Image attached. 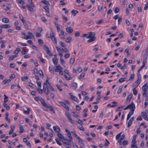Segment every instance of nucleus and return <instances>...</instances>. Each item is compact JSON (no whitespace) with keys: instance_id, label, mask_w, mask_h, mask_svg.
Listing matches in <instances>:
<instances>
[{"instance_id":"obj_24","label":"nucleus","mask_w":148,"mask_h":148,"mask_svg":"<svg viewBox=\"0 0 148 148\" xmlns=\"http://www.w3.org/2000/svg\"><path fill=\"white\" fill-rule=\"evenodd\" d=\"M17 56L18 55H14V56H11L10 57L9 60H12L14 58L17 57Z\"/></svg>"},{"instance_id":"obj_28","label":"nucleus","mask_w":148,"mask_h":148,"mask_svg":"<svg viewBox=\"0 0 148 148\" xmlns=\"http://www.w3.org/2000/svg\"><path fill=\"white\" fill-rule=\"evenodd\" d=\"M53 62L55 64H57L58 62V60L56 58H53L52 59Z\"/></svg>"},{"instance_id":"obj_52","label":"nucleus","mask_w":148,"mask_h":148,"mask_svg":"<svg viewBox=\"0 0 148 148\" xmlns=\"http://www.w3.org/2000/svg\"><path fill=\"white\" fill-rule=\"evenodd\" d=\"M56 86L57 87V88H58V89L60 91H62V88L59 85H58V84H57L56 85Z\"/></svg>"},{"instance_id":"obj_58","label":"nucleus","mask_w":148,"mask_h":148,"mask_svg":"<svg viewBox=\"0 0 148 148\" xmlns=\"http://www.w3.org/2000/svg\"><path fill=\"white\" fill-rule=\"evenodd\" d=\"M72 115L75 117L78 118L79 116L77 114H76L74 112H72Z\"/></svg>"},{"instance_id":"obj_20","label":"nucleus","mask_w":148,"mask_h":148,"mask_svg":"<svg viewBox=\"0 0 148 148\" xmlns=\"http://www.w3.org/2000/svg\"><path fill=\"white\" fill-rule=\"evenodd\" d=\"M88 109L87 108H85L84 111L83 112L84 113V115H83L84 117H86L87 116L88 114L86 113L87 112V111Z\"/></svg>"},{"instance_id":"obj_25","label":"nucleus","mask_w":148,"mask_h":148,"mask_svg":"<svg viewBox=\"0 0 148 148\" xmlns=\"http://www.w3.org/2000/svg\"><path fill=\"white\" fill-rule=\"evenodd\" d=\"M90 39H89V40H88V43L92 42L94 41L95 40L96 38H90Z\"/></svg>"},{"instance_id":"obj_62","label":"nucleus","mask_w":148,"mask_h":148,"mask_svg":"<svg viewBox=\"0 0 148 148\" xmlns=\"http://www.w3.org/2000/svg\"><path fill=\"white\" fill-rule=\"evenodd\" d=\"M23 25L25 27V28L26 29H27L28 28V26L25 21H24V22H23Z\"/></svg>"},{"instance_id":"obj_22","label":"nucleus","mask_w":148,"mask_h":148,"mask_svg":"<svg viewBox=\"0 0 148 148\" xmlns=\"http://www.w3.org/2000/svg\"><path fill=\"white\" fill-rule=\"evenodd\" d=\"M132 97V94L131 93L130 94L129 96H128L127 100V102L128 101L129 102L130 100H131Z\"/></svg>"},{"instance_id":"obj_53","label":"nucleus","mask_w":148,"mask_h":148,"mask_svg":"<svg viewBox=\"0 0 148 148\" xmlns=\"http://www.w3.org/2000/svg\"><path fill=\"white\" fill-rule=\"evenodd\" d=\"M56 140L57 143L59 145L61 146L62 145V143L60 142L59 140H58V139H56Z\"/></svg>"},{"instance_id":"obj_27","label":"nucleus","mask_w":148,"mask_h":148,"mask_svg":"<svg viewBox=\"0 0 148 148\" xmlns=\"http://www.w3.org/2000/svg\"><path fill=\"white\" fill-rule=\"evenodd\" d=\"M77 139H78V141L79 142V143H82L83 145H84V142L83 140H82L80 138V137H77Z\"/></svg>"},{"instance_id":"obj_55","label":"nucleus","mask_w":148,"mask_h":148,"mask_svg":"<svg viewBox=\"0 0 148 148\" xmlns=\"http://www.w3.org/2000/svg\"><path fill=\"white\" fill-rule=\"evenodd\" d=\"M38 42L40 45H42L43 43V41L41 39H40L38 40Z\"/></svg>"},{"instance_id":"obj_8","label":"nucleus","mask_w":148,"mask_h":148,"mask_svg":"<svg viewBox=\"0 0 148 148\" xmlns=\"http://www.w3.org/2000/svg\"><path fill=\"white\" fill-rule=\"evenodd\" d=\"M72 94L71 93H69V95L71 97V99L73 101L77 102L78 101L77 98L73 95H72Z\"/></svg>"},{"instance_id":"obj_9","label":"nucleus","mask_w":148,"mask_h":148,"mask_svg":"<svg viewBox=\"0 0 148 148\" xmlns=\"http://www.w3.org/2000/svg\"><path fill=\"white\" fill-rule=\"evenodd\" d=\"M88 34H89V35L87 36V38L90 39V38H95L94 36L95 35L93 34V33L92 32H90L88 33Z\"/></svg>"},{"instance_id":"obj_29","label":"nucleus","mask_w":148,"mask_h":148,"mask_svg":"<svg viewBox=\"0 0 148 148\" xmlns=\"http://www.w3.org/2000/svg\"><path fill=\"white\" fill-rule=\"evenodd\" d=\"M71 12L74 15V16H75L76 14L78 13V11L77 10H73L71 11Z\"/></svg>"},{"instance_id":"obj_5","label":"nucleus","mask_w":148,"mask_h":148,"mask_svg":"<svg viewBox=\"0 0 148 148\" xmlns=\"http://www.w3.org/2000/svg\"><path fill=\"white\" fill-rule=\"evenodd\" d=\"M52 35L51 36V39L52 41L56 44H57V40L56 38L54 36V34L53 32L52 31Z\"/></svg>"},{"instance_id":"obj_35","label":"nucleus","mask_w":148,"mask_h":148,"mask_svg":"<svg viewBox=\"0 0 148 148\" xmlns=\"http://www.w3.org/2000/svg\"><path fill=\"white\" fill-rule=\"evenodd\" d=\"M58 137L60 139L62 140L64 138L63 136L61 134L58 133Z\"/></svg>"},{"instance_id":"obj_56","label":"nucleus","mask_w":148,"mask_h":148,"mask_svg":"<svg viewBox=\"0 0 148 148\" xmlns=\"http://www.w3.org/2000/svg\"><path fill=\"white\" fill-rule=\"evenodd\" d=\"M122 18L121 17H119L118 20V24L120 25L121 22L122 21Z\"/></svg>"},{"instance_id":"obj_61","label":"nucleus","mask_w":148,"mask_h":148,"mask_svg":"<svg viewBox=\"0 0 148 148\" xmlns=\"http://www.w3.org/2000/svg\"><path fill=\"white\" fill-rule=\"evenodd\" d=\"M143 96L144 97H146L147 94V91H143Z\"/></svg>"},{"instance_id":"obj_1","label":"nucleus","mask_w":148,"mask_h":148,"mask_svg":"<svg viewBox=\"0 0 148 148\" xmlns=\"http://www.w3.org/2000/svg\"><path fill=\"white\" fill-rule=\"evenodd\" d=\"M43 90L44 92L47 95H48L49 94V92L48 90L47 84L45 83H44L43 84Z\"/></svg>"},{"instance_id":"obj_12","label":"nucleus","mask_w":148,"mask_h":148,"mask_svg":"<svg viewBox=\"0 0 148 148\" xmlns=\"http://www.w3.org/2000/svg\"><path fill=\"white\" fill-rule=\"evenodd\" d=\"M148 89V85L146 83L142 87V89L143 91H147Z\"/></svg>"},{"instance_id":"obj_36","label":"nucleus","mask_w":148,"mask_h":148,"mask_svg":"<svg viewBox=\"0 0 148 148\" xmlns=\"http://www.w3.org/2000/svg\"><path fill=\"white\" fill-rule=\"evenodd\" d=\"M19 18L22 22H24L25 21L24 19V18L22 15H19Z\"/></svg>"},{"instance_id":"obj_46","label":"nucleus","mask_w":148,"mask_h":148,"mask_svg":"<svg viewBox=\"0 0 148 148\" xmlns=\"http://www.w3.org/2000/svg\"><path fill=\"white\" fill-rule=\"evenodd\" d=\"M64 108H65L66 110L69 111V106L66 104L65 103L64 105V106H63Z\"/></svg>"},{"instance_id":"obj_64","label":"nucleus","mask_w":148,"mask_h":148,"mask_svg":"<svg viewBox=\"0 0 148 148\" xmlns=\"http://www.w3.org/2000/svg\"><path fill=\"white\" fill-rule=\"evenodd\" d=\"M15 64L14 63H11L10 64V66L12 68H14L15 66Z\"/></svg>"},{"instance_id":"obj_17","label":"nucleus","mask_w":148,"mask_h":148,"mask_svg":"<svg viewBox=\"0 0 148 148\" xmlns=\"http://www.w3.org/2000/svg\"><path fill=\"white\" fill-rule=\"evenodd\" d=\"M26 6L28 9L31 12H33L34 11V9L30 5L28 4H26Z\"/></svg>"},{"instance_id":"obj_42","label":"nucleus","mask_w":148,"mask_h":148,"mask_svg":"<svg viewBox=\"0 0 148 148\" xmlns=\"http://www.w3.org/2000/svg\"><path fill=\"white\" fill-rule=\"evenodd\" d=\"M36 83L37 84V85H38V86L39 87V88H41V87H42V86H41V82L39 81H36Z\"/></svg>"},{"instance_id":"obj_30","label":"nucleus","mask_w":148,"mask_h":148,"mask_svg":"<svg viewBox=\"0 0 148 148\" xmlns=\"http://www.w3.org/2000/svg\"><path fill=\"white\" fill-rule=\"evenodd\" d=\"M34 99L37 101H40L41 99H42V98L40 97H34Z\"/></svg>"},{"instance_id":"obj_59","label":"nucleus","mask_w":148,"mask_h":148,"mask_svg":"<svg viewBox=\"0 0 148 148\" xmlns=\"http://www.w3.org/2000/svg\"><path fill=\"white\" fill-rule=\"evenodd\" d=\"M129 49H126L125 51V52L126 53V54L127 56L129 55H130V53L129 51Z\"/></svg>"},{"instance_id":"obj_13","label":"nucleus","mask_w":148,"mask_h":148,"mask_svg":"<svg viewBox=\"0 0 148 148\" xmlns=\"http://www.w3.org/2000/svg\"><path fill=\"white\" fill-rule=\"evenodd\" d=\"M40 102L45 107H47L48 106V105L45 102L44 99L42 98L40 100Z\"/></svg>"},{"instance_id":"obj_37","label":"nucleus","mask_w":148,"mask_h":148,"mask_svg":"<svg viewBox=\"0 0 148 148\" xmlns=\"http://www.w3.org/2000/svg\"><path fill=\"white\" fill-rule=\"evenodd\" d=\"M60 32H61V34H59L60 36H61L62 35H65L67 34L66 33H65L64 32V31L62 30H60Z\"/></svg>"},{"instance_id":"obj_10","label":"nucleus","mask_w":148,"mask_h":148,"mask_svg":"<svg viewBox=\"0 0 148 148\" xmlns=\"http://www.w3.org/2000/svg\"><path fill=\"white\" fill-rule=\"evenodd\" d=\"M132 144L131 145V147L132 148H134L135 147H136V140H134V139H133L132 142Z\"/></svg>"},{"instance_id":"obj_2","label":"nucleus","mask_w":148,"mask_h":148,"mask_svg":"<svg viewBox=\"0 0 148 148\" xmlns=\"http://www.w3.org/2000/svg\"><path fill=\"white\" fill-rule=\"evenodd\" d=\"M44 48L45 50L47 51V54L50 56H53V53L50 51L49 47L46 45H44L43 47Z\"/></svg>"},{"instance_id":"obj_63","label":"nucleus","mask_w":148,"mask_h":148,"mask_svg":"<svg viewBox=\"0 0 148 148\" xmlns=\"http://www.w3.org/2000/svg\"><path fill=\"white\" fill-rule=\"evenodd\" d=\"M70 54L69 53L66 54L64 55V58L66 59H67L70 57Z\"/></svg>"},{"instance_id":"obj_44","label":"nucleus","mask_w":148,"mask_h":148,"mask_svg":"<svg viewBox=\"0 0 148 148\" xmlns=\"http://www.w3.org/2000/svg\"><path fill=\"white\" fill-rule=\"evenodd\" d=\"M121 137H120V138L119 139V140H123L124 139H125V136L124 134H123L121 136Z\"/></svg>"},{"instance_id":"obj_16","label":"nucleus","mask_w":148,"mask_h":148,"mask_svg":"<svg viewBox=\"0 0 148 148\" xmlns=\"http://www.w3.org/2000/svg\"><path fill=\"white\" fill-rule=\"evenodd\" d=\"M1 26L2 27L3 29V28L6 29L10 27L11 26L9 25L5 24Z\"/></svg>"},{"instance_id":"obj_49","label":"nucleus","mask_w":148,"mask_h":148,"mask_svg":"<svg viewBox=\"0 0 148 148\" xmlns=\"http://www.w3.org/2000/svg\"><path fill=\"white\" fill-rule=\"evenodd\" d=\"M41 2L47 5L50 4L49 3L48 1H45V0L42 1H41Z\"/></svg>"},{"instance_id":"obj_6","label":"nucleus","mask_w":148,"mask_h":148,"mask_svg":"<svg viewBox=\"0 0 148 148\" xmlns=\"http://www.w3.org/2000/svg\"><path fill=\"white\" fill-rule=\"evenodd\" d=\"M141 114L143 118L146 120L148 121V116L147 113L144 112H141Z\"/></svg>"},{"instance_id":"obj_4","label":"nucleus","mask_w":148,"mask_h":148,"mask_svg":"<svg viewBox=\"0 0 148 148\" xmlns=\"http://www.w3.org/2000/svg\"><path fill=\"white\" fill-rule=\"evenodd\" d=\"M129 108L131 111H134L135 108V106L133 102L131 103V104L128 105Z\"/></svg>"},{"instance_id":"obj_11","label":"nucleus","mask_w":148,"mask_h":148,"mask_svg":"<svg viewBox=\"0 0 148 148\" xmlns=\"http://www.w3.org/2000/svg\"><path fill=\"white\" fill-rule=\"evenodd\" d=\"M66 133L67 134L68 137L70 138L69 139L70 141H71L72 140V138L71 136V134L69 131V130H65Z\"/></svg>"},{"instance_id":"obj_51","label":"nucleus","mask_w":148,"mask_h":148,"mask_svg":"<svg viewBox=\"0 0 148 148\" xmlns=\"http://www.w3.org/2000/svg\"><path fill=\"white\" fill-rule=\"evenodd\" d=\"M27 53V51H26L25 49H23L21 51V53L23 55L26 54Z\"/></svg>"},{"instance_id":"obj_14","label":"nucleus","mask_w":148,"mask_h":148,"mask_svg":"<svg viewBox=\"0 0 148 148\" xmlns=\"http://www.w3.org/2000/svg\"><path fill=\"white\" fill-rule=\"evenodd\" d=\"M66 31L69 33H72L73 31V29L70 27H67L66 29Z\"/></svg>"},{"instance_id":"obj_38","label":"nucleus","mask_w":148,"mask_h":148,"mask_svg":"<svg viewBox=\"0 0 148 148\" xmlns=\"http://www.w3.org/2000/svg\"><path fill=\"white\" fill-rule=\"evenodd\" d=\"M28 34L30 38V39H32L34 36L33 34L31 32H28Z\"/></svg>"},{"instance_id":"obj_54","label":"nucleus","mask_w":148,"mask_h":148,"mask_svg":"<svg viewBox=\"0 0 148 148\" xmlns=\"http://www.w3.org/2000/svg\"><path fill=\"white\" fill-rule=\"evenodd\" d=\"M132 121H131V120H130L128 123V127H130V126L132 125Z\"/></svg>"},{"instance_id":"obj_45","label":"nucleus","mask_w":148,"mask_h":148,"mask_svg":"<svg viewBox=\"0 0 148 148\" xmlns=\"http://www.w3.org/2000/svg\"><path fill=\"white\" fill-rule=\"evenodd\" d=\"M119 11V9L118 8L116 7L114 10V12L115 13H117Z\"/></svg>"},{"instance_id":"obj_40","label":"nucleus","mask_w":148,"mask_h":148,"mask_svg":"<svg viewBox=\"0 0 148 148\" xmlns=\"http://www.w3.org/2000/svg\"><path fill=\"white\" fill-rule=\"evenodd\" d=\"M43 8L45 10L46 12H49V7L47 6H45L43 7Z\"/></svg>"},{"instance_id":"obj_60","label":"nucleus","mask_w":148,"mask_h":148,"mask_svg":"<svg viewBox=\"0 0 148 148\" xmlns=\"http://www.w3.org/2000/svg\"><path fill=\"white\" fill-rule=\"evenodd\" d=\"M85 76V73H81L80 75V76L79 77L80 78H83Z\"/></svg>"},{"instance_id":"obj_43","label":"nucleus","mask_w":148,"mask_h":148,"mask_svg":"<svg viewBox=\"0 0 148 148\" xmlns=\"http://www.w3.org/2000/svg\"><path fill=\"white\" fill-rule=\"evenodd\" d=\"M75 62V59L73 58H72L71 59L70 61V63L71 64H73Z\"/></svg>"},{"instance_id":"obj_32","label":"nucleus","mask_w":148,"mask_h":148,"mask_svg":"<svg viewBox=\"0 0 148 148\" xmlns=\"http://www.w3.org/2000/svg\"><path fill=\"white\" fill-rule=\"evenodd\" d=\"M47 108H49V109L51 111L53 112L54 113H55V110H54L53 108L51 106H49L48 105V106L47 107Z\"/></svg>"},{"instance_id":"obj_41","label":"nucleus","mask_w":148,"mask_h":148,"mask_svg":"<svg viewBox=\"0 0 148 148\" xmlns=\"http://www.w3.org/2000/svg\"><path fill=\"white\" fill-rule=\"evenodd\" d=\"M60 45L62 47H66V45L65 43H64L61 42L60 41L59 42Z\"/></svg>"},{"instance_id":"obj_15","label":"nucleus","mask_w":148,"mask_h":148,"mask_svg":"<svg viewBox=\"0 0 148 148\" xmlns=\"http://www.w3.org/2000/svg\"><path fill=\"white\" fill-rule=\"evenodd\" d=\"M134 112V111H131L129 112L127 117V120H128L130 118L131 116L133 114Z\"/></svg>"},{"instance_id":"obj_48","label":"nucleus","mask_w":148,"mask_h":148,"mask_svg":"<svg viewBox=\"0 0 148 148\" xmlns=\"http://www.w3.org/2000/svg\"><path fill=\"white\" fill-rule=\"evenodd\" d=\"M128 141L126 140H124L123 141V145L124 146H125L127 145L128 144Z\"/></svg>"},{"instance_id":"obj_19","label":"nucleus","mask_w":148,"mask_h":148,"mask_svg":"<svg viewBox=\"0 0 148 148\" xmlns=\"http://www.w3.org/2000/svg\"><path fill=\"white\" fill-rule=\"evenodd\" d=\"M62 141L64 144L69 145V141L68 140L64 138L62 140Z\"/></svg>"},{"instance_id":"obj_57","label":"nucleus","mask_w":148,"mask_h":148,"mask_svg":"<svg viewBox=\"0 0 148 148\" xmlns=\"http://www.w3.org/2000/svg\"><path fill=\"white\" fill-rule=\"evenodd\" d=\"M138 93L136 89L135 88H134L133 90V93L134 95H136Z\"/></svg>"},{"instance_id":"obj_31","label":"nucleus","mask_w":148,"mask_h":148,"mask_svg":"<svg viewBox=\"0 0 148 148\" xmlns=\"http://www.w3.org/2000/svg\"><path fill=\"white\" fill-rule=\"evenodd\" d=\"M28 3L31 4L32 6L33 7H35V5L33 3L32 0H28Z\"/></svg>"},{"instance_id":"obj_26","label":"nucleus","mask_w":148,"mask_h":148,"mask_svg":"<svg viewBox=\"0 0 148 148\" xmlns=\"http://www.w3.org/2000/svg\"><path fill=\"white\" fill-rule=\"evenodd\" d=\"M77 84L75 83H73L72 85V87L74 89H76L77 88Z\"/></svg>"},{"instance_id":"obj_7","label":"nucleus","mask_w":148,"mask_h":148,"mask_svg":"<svg viewBox=\"0 0 148 148\" xmlns=\"http://www.w3.org/2000/svg\"><path fill=\"white\" fill-rule=\"evenodd\" d=\"M66 115L67 116L68 119H69V121L72 123H74V121L72 119L71 117V116L70 114L69 113L67 112H66Z\"/></svg>"},{"instance_id":"obj_3","label":"nucleus","mask_w":148,"mask_h":148,"mask_svg":"<svg viewBox=\"0 0 148 148\" xmlns=\"http://www.w3.org/2000/svg\"><path fill=\"white\" fill-rule=\"evenodd\" d=\"M147 55V52L146 51L144 55V56L143 62V65L144 66H145L146 64V63Z\"/></svg>"},{"instance_id":"obj_23","label":"nucleus","mask_w":148,"mask_h":148,"mask_svg":"<svg viewBox=\"0 0 148 148\" xmlns=\"http://www.w3.org/2000/svg\"><path fill=\"white\" fill-rule=\"evenodd\" d=\"M2 21L4 23H7L9 22V20L8 18H4L2 19Z\"/></svg>"},{"instance_id":"obj_18","label":"nucleus","mask_w":148,"mask_h":148,"mask_svg":"<svg viewBox=\"0 0 148 148\" xmlns=\"http://www.w3.org/2000/svg\"><path fill=\"white\" fill-rule=\"evenodd\" d=\"M127 79L126 78H121L119 79V81L120 83H121L125 81Z\"/></svg>"},{"instance_id":"obj_50","label":"nucleus","mask_w":148,"mask_h":148,"mask_svg":"<svg viewBox=\"0 0 148 148\" xmlns=\"http://www.w3.org/2000/svg\"><path fill=\"white\" fill-rule=\"evenodd\" d=\"M8 100H5L4 101L3 103V106L4 107H5L7 105L6 102L8 101Z\"/></svg>"},{"instance_id":"obj_21","label":"nucleus","mask_w":148,"mask_h":148,"mask_svg":"<svg viewBox=\"0 0 148 148\" xmlns=\"http://www.w3.org/2000/svg\"><path fill=\"white\" fill-rule=\"evenodd\" d=\"M61 69L62 68L61 66L59 65L56 67V68L55 69V71L57 72H59Z\"/></svg>"},{"instance_id":"obj_39","label":"nucleus","mask_w":148,"mask_h":148,"mask_svg":"<svg viewBox=\"0 0 148 148\" xmlns=\"http://www.w3.org/2000/svg\"><path fill=\"white\" fill-rule=\"evenodd\" d=\"M122 134V132H121L116 136V139L117 140H119V138L120 137Z\"/></svg>"},{"instance_id":"obj_33","label":"nucleus","mask_w":148,"mask_h":148,"mask_svg":"<svg viewBox=\"0 0 148 148\" xmlns=\"http://www.w3.org/2000/svg\"><path fill=\"white\" fill-rule=\"evenodd\" d=\"M64 76L65 77V78L68 80H70L71 79V77L70 76H68V75H64Z\"/></svg>"},{"instance_id":"obj_47","label":"nucleus","mask_w":148,"mask_h":148,"mask_svg":"<svg viewBox=\"0 0 148 148\" xmlns=\"http://www.w3.org/2000/svg\"><path fill=\"white\" fill-rule=\"evenodd\" d=\"M22 80L23 81H25L26 79H28V77L27 76L22 77H21Z\"/></svg>"},{"instance_id":"obj_34","label":"nucleus","mask_w":148,"mask_h":148,"mask_svg":"<svg viewBox=\"0 0 148 148\" xmlns=\"http://www.w3.org/2000/svg\"><path fill=\"white\" fill-rule=\"evenodd\" d=\"M55 25H56V27H57V30L58 31V32L59 31H60V27L59 25L57 23H55Z\"/></svg>"}]
</instances>
